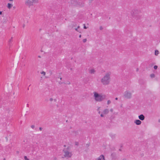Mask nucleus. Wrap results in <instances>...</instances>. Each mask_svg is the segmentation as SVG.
I'll return each instance as SVG.
<instances>
[{
  "label": "nucleus",
  "mask_w": 160,
  "mask_h": 160,
  "mask_svg": "<svg viewBox=\"0 0 160 160\" xmlns=\"http://www.w3.org/2000/svg\"><path fill=\"white\" fill-rule=\"evenodd\" d=\"M78 28H75V30L78 32Z\"/></svg>",
  "instance_id": "72a5a7b5"
},
{
  "label": "nucleus",
  "mask_w": 160,
  "mask_h": 160,
  "mask_svg": "<svg viewBox=\"0 0 160 160\" xmlns=\"http://www.w3.org/2000/svg\"><path fill=\"white\" fill-rule=\"evenodd\" d=\"M71 3L74 6H78L82 7L84 5V2H80L78 1L75 0H71Z\"/></svg>",
  "instance_id": "20e7f679"
},
{
  "label": "nucleus",
  "mask_w": 160,
  "mask_h": 160,
  "mask_svg": "<svg viewBox=\"0 0 160 160\" xmlns=\"http://www.w3.org/2000/svg\"><path fill=\"white\" fill-rule=\"evenodd\" d=\"M104 114H103L102 112V113L100 115V116L102 117H104Z\"/></svg>",
  "instance_id": "bb28decb"
},
{
  "label": "nucleus",
  "mask_w": 160,
  "mask_h": 160,
  "mask_svg": "<svg viewBox=\"0 0 160 160\" xmlns=\"http://www.w3.org/2000/svg\"><path fill=\"white\" fill-rule=\"evenodd\" d=\"M28 90H29V88H28Z\"/></svg>",
  "instance_id": "864d4df0"
},
{
  "label": "nucleus",
  "mask_w": 160,
  "mask_h": 160,
  "mask_svg": "<svg viewBox=\"0 0 160 160\" xmlns=\"http://www.w3.org/2000/svg\"><path fill=\"white\" fill-rule=\"evenodd\" d=\"M70 150L69 147H68L67 148H65L63 150L62 152L64 153V156L65 158H68L72 157V152H70Z\"/></svg>",
  "instance_id": "7ed1b4c3"
},
{
  "label": "nucleus",
  "mask_w": 160,
  "mask_h": 160,
  "mask_svg": "<svg viewBox=\"0 0 160 160\" xmlns=\"http://www.w3.org/2000/svg\"><path fill=\"white\" fill-rule=\"evenodd\" d=\"M24 159L25 160H29V159L27 158L26 156H24Z\"/></svg>",
  "instance_id": "aec40b11"
},
{
  "label": "nucleus",
  "mask_w": 160,
  "mask_h": 160,
  "mask_svg": "<svg viewBox=\"0 0 160 160\" xmlns=\"http://www.w3.org/2000/svg\"><path fill=\"white\" fill-rule=\"evenodd\" d=\"M80 28V26H78V27L77 28L78 29V28Z\"/></svg>",
  "instance_id": "37998d69"
},
{
  "label": "nucleus",
  "mask_w": 160,
  "mask_h": 160,
  "mask_svg": "<svg viewBox=\"0 0 160 160\" xmlns=\"http://www.w3.org/2000/svg\"><path fill=\"white\" fill-rule=\"evenodd\" d=\"M12 0H9V1H12Z\"/></svg>",
  "instance_id": "8fccbe9b"
},
{
  "label": "nucleus",
  "mask_w": 160,
  "mask_h": 160,
  "mask_svg": "<svg viewBox=\"0 0 160 160\" xmlns=\"http://www.w3.org/2000/svg\"><path fill=\"white\" fill-rule=\"evenodd\" d=\"M31 128L33 129H35V126L34 125H32L31 126Z\"/></svg>",
  "instance_id": "412c9836"
},
{
  "label": "nucleus",
  "mask_w": 160,
  "mask_h": 160,
  "mask_svg": "<svg viewBox=\"0 0 160 160\" xmlns=\"http://www.w3.org/2000/svg\"><path fill=\"white\" fill-rule=\"evenodd\" d=\"M140 12L139 10H134L132 11L131 14L132 17L136 18L137 19H138L140 18V16L138 14H139Z\"/></svg>",
  "instance_id": "39448f33"
},
{
  "label": "nucleus",
  "mask_w": 160,
  "mask_h": 160,
  "mask_svg": "<svg viewBox=\"0 0 160 160\" xmlns=\"http://www.w3.org/2000/svg\"><path fill=\"white\" fill-rule=\"evenodd\" d=\"M84 28L85 29H86L87 28V27L86 26H84Z\"/></svg>",
  "instance_id": "2f4dec72"
},
{
  "label": "nucleus",
  "mask_w": 160,
  "mask_h": 160,
  "mask_svg": "<svg viewBox=\"0 0 160 160\" xmlns=\"http://www.w3.org/2000/svg\"><path fill=\"white\" fill-rule=\"evenodd\" d=\"M138 68H137L136 69L137 72H138Z\"/></svg>",
  "instance_id": "c9c22d12"
},
{
  "label": "nucleus",
  "mask_w": 160,
  "mask_h": 160,
  "mask_svg": "<svg viewBox=\"0 0 160 160\" xmlns=\"http://www.w3.org/2000/svg\"><path fill=\"white\" fill-rule=\"evenodd\" d=\"M59 83L60 84H61L62 83V82H59Z\"/></svg>",
  "instance_id": "7c9ffc66"
},
{
  "label": "nucleus",
  "mask_w": 160,
  "mask_h": 160,
  "mask_svg": "<svg viewBox=\"0 0 160 160\" xmlns=\"http://www.w3.org/2000/svg\"><path fill=\"white\" fill-rule=\"evenodd\" d=\"M109 112V110L108 109H105L103 110L102 113L104 114H108Z\"/></svg>",
  "instance_id": "1a4fd4ad"
},
{
  "label": "nucleus",
  "mask_w": 160,
  "mask_h": 160,
  "mask_svg": "<svg viewBox=\"0 0 160 160\" xmlns=\"http://www.w3.org/2000/svg\"><path fill=\"white\" fill-rule=\"evenodd\" d=\"M75 145L78 146L79 145V142H75Z\"/></svg>",
  "instance_id": "b1692460"
},
{
  "label": "nucleus",
  "mask_w": 160,
  "mask_h": 160,
  "mask_svg": "<svg viewBox=\"0 0 160 160\" xmlns=\"http://www.w3.org/2000/svg\"><path fill=\"white\" fill-rule=\"evenodd\" d=\"M64 147H66V145H64Z\"/></svg>",
  "instance_id": "09e8293b"
},
{
  "label": "nucleus",
  "mask_w": 160,
  "mask_h": 160,
  "mask_svg": "<svg viewBox=\"0 0 160 160\" xmlns=\"http://www.w3.org/2000/svg\"><path fill=\"white\" fill-rule=\"evenodd\" d=\"M39 129V130H42V127H40Z\"/></svg>",
  "instance_id": "473e14b6"
},
{
  "label": "nucleus",
  "mask_w": 160,
  "mask_h": 160,
  "mask_svg": "<svg viewBox=\"0 0 160 160\" xmlns=\"http://www.w3.org/2000/svg\"><path fill=\"white\" fill-rule=\"evenodd\" d=\"M158 122H160V119H158Z\"/></svg>",
  "instance_id": "ea45409f"
},
{
  "label": "nucleus",
  "mask_w": 160,
  "mask_h": 160,
  "mask_svg": "<svg viewBox=\"0 0 160 160\" xmlns=\"http://www.w3.org/2000/svg\"><path fill=\"white\" fill-rule=\"evenodd\" d=\"M95 72V71L94 69L90 70L89 71V72L91 74H94Z\"/></svg>",
  "instance_id": "f8f14e48"
},
{
  "label": "nucleus",
  "mask_w": 160,
  "mask_h": 160,
  "mask_svg": "<svg viewBox=\"0 0 160 160\" xmlns=\"http://www.w3.org/2000/svg\"><path fill=\"white\" fill-rule=\"evenodd\" d=\"M54 101H56V99H54Z\"/></svg>",
  "instance_id": "a18cd8bd"
},
{
  "label": "nucleus",
  "mask_w": 160,
  "mask_h": 160,
  "mask_svg": "<svg viewBox=\"0 0 160 160\" xmlns=\"http://www.w3.org/2000/svg\"><path fill=\"white\" fill-rule=\"evenodd\" d=\"M81 37V35H80L79 36V38H80Z\"/></svg>",
  "instance_id": "4c0bfd02"
},
{
  "label": "nucleus",
  "mask_w": 160,
  "mask_h": 160,
  "mask_svg": "<svg viewBox=\"0 0 160 160\" xmlns=\"http://www.w3.org/2000/svg\"><path fill=\"white\" fill-rule=\"evenodd\" d=\"M96 160H105L103 155H101L99 157L96 159Z\"/></svg>",
  "instance_id": "6e6552de"
},
{
  "label": "nucleus",
  "mask_w": 160,
  "mask_h": 160,
  "mask_svg": "<svg viewBox=\"0 0 160 160\" xmlns=\"http://www.w3.org/2000/svg\"><path fill=\"white\" fill-rule=\"evenodd\" d=\"M110 135L112 139H114L115 138V134H113L112 133H111L110 134Z\"/></svg>",
  "instance_id": "ddd939ff"
},
{
  "label": "nucleus",
  "mask_w": 160,
  "mask_h": 160,
  "mask_svg": "<svg viewBox=\"0 0 160 160\" xmlns=\"http://www.w3.org/2000/svg\"><path fill=\"white\" fill-rule=\"evenodd\" d=\"M111 103V101L110 100H108L107 101V104L108 105L109 104Z\"/></svg>",
  "instance_id": "4be33fe9"
},
{
  "label": "nucleus",
  "mask_w": 160,
  "mask_h": 160,
  "mask_svg": "<svg viewBox=\"0 0 160 160\" xmlns=\"http://www.w3.org/2000/svg\"><path fill=\"white\" fill-rule=\"evenodd\" d=\"M111 72H107L105 73L103 77L101 79V82L103 85H108L110 83L111 81Z\"/></svg>",
  "instance_id": "f257e3e1"
},
{
  "label": "nucleus",
  "mask_w": 160,
  "mask_h": 160,
  "mask_svg": "<svg viewBox=\"0 0 160 160\" xmlns=\"http://www.w3.org/2000/svg\"><path fill=\"white\" fill-rule=\"evenodd\" d=\"M87 146H89L88 145H87Z\"/></svg>",
  "instance_id": "4d7b16f0"
},
{
  "label": "nucleus",
  "mask_w": 160,
  "mask_h": 160,
  "mask_svg": "<svg viewBox=\"0 0 160 160\" xmlns=\"http://www.w3.org/2000/svg\"><path fill=\"white\" fill-rule=\"evenodd\" d=\"M57 107H58V105H57Z\"/></svg>",
  "instance_id": "5fc2aeb1"
},
{
  "label": "nucleus",
  "mask_w": 160,
  "mask_h": 160,
  "mask_svg": "<svg viewBox=\"0 0 160 160\" xmlns=\"http://www.w3.org/2000/svg\"><path fill=\"white\" fill-rule=\"evenodd\" d=\"M123 96L127 99H130L132 98V93L130 91H126L124 92Z\"/></svg>",
  "instance_id": "423d86ee"
},
{
  "label": "nucleus",
  "mask_w": 160,
  "mask_h": 160,
  "mask_svg": "<svg viewBox=\"0 0 160 160\" xmlns=\"http://www.w3.org/2000/svg\"><path fill=\"white\" fill-rule=\"evenodd\" d=\"M17 153H19V152L18 151H17Z\"/></svg>",
  "instance_id": "49530a36"
},
{
  "label": "nucleus",
  "mask_w": 160,
  "mask_h": 160,
  "mask_svg": "<svg viewBox=\"0 0 160 160\" xmlns=\"http://www.w3.org/2000/svg\"><path fill=\"white\" fill-rule=\"evenodd\" d=\"M94 96L95 100L98 102H101L106 97L105 95L99 94L96 92H94Z\"/></svg>",
  "instance_id": "f03ea898"
},
{
  "label": "nucleus",
  "mask_w": 160,
  "mask_h": 160,
  "mask_svg": "<svg viewBox=\"0 0 160 160\" xmlns=\"http://www.w3.org/2000/svg\"><path fill=\"white\" fill-rule=\"evenodd\" d=\"M66 122H68V120H66Z\"/></svg>",
  "instance_id": "de8ad7c7"
},
{
  "label": "nucleus",
  "mask_w": 160,
  "mask_h": 160,
  "mask_svg": "<svg viewBox=\"0 0 160 160\" xmlns=\"http://www.w3.org/2000/svg\"><path fill=\"white\" fill-rule=\"evenodd\" d=\"M145 117L143 114H141L138 116V118L139 119L142 121L144 120L145 119Z\"/></svg>",
  "instance_id": "9d476101"
},
{
  "label": "nucleus",
  "mask_w": 160,
  "mask_h": 160,
  "mask_svg": "<svg viewBox=\"0 0 160 160\" xmlns=\"http://www.w3.org/2000/svg\"><path fill=\"white\" fill-rule=\"evenodd\" d=\"M158 68V66H156V65H155L154 66V68L155 69H157Z\"/></svg>",
  "instance_id": "a878e982"
},
{
  "label": "nucleus",
  "mask_w": 160,
  "mask_h": 160,
  "mask_svg": "<svg viewBox=\"0 0 160 160\" xmlns=\"http://www.w3.org/2000/svg\"><path fill=\"white\" fill-rule=\"evenodd\" d=\"M41 73L43 74L44 76H45L46 74V72L44 71H42L41 72Z\"/></svg>",
  "instance_id": "6ab92c4d"
},
{
  "label": "nucleus",
  "mask_w": 160,
  "mask_h": 160,
  "mask_svg": "<svg viewBox=\"0 0 160 160\" xmlns=\"http://www.w3.org/2000/svg\"><path fill=\"white\" fill-rule=\"evenodd\" d=\"M2 14V12L1 11L0 12V14L1 15Z\"/></svg>",
  "instance_id": "58836bf2"
},
{
  "label": "nucleus",
  "mask_w": 160,
  "mask_h": 160,
  "mask_svg": "<svg viewBox=\"0 0 160 160\" xmlns=\"http://www.w3.org/2000/svg\"><path fill=\"white\" fill-rule=\"evenodd\" d=\"M118 99V98H115V100H117Z\"/></svg>",
  "instance_id": "a19ab883"
},
{
  "label": "nucleus",
  "mask_w": 160,
  "mask_h": 160,
  "mask_svg": "<svg viewBox=\"0 0 160 160\" xmlns=\"http://www.w3.org/2000/svg\"><path fill=\"white\" fill-rule=\"evenodd\" d=\"M119 150L120 151H122V150H121V149H119Z\"/></svg>",
  "instance_id": "c03bdc74"
},
{
  "label": "nucleus",
  "mask_w": 160,
  "mask_h": 160,
  "mask_svg": "<svg viewBox=\"0 0 160 160\" xmlns=\"http://www.w3.org/2000/svg\"><path fill=\"white\" fill-rule=\"evenodd\" d=\"M38 58H41V57L40 56H38Z\"/></svg>",
  "instance_id": "79ce46f5"
},
{
  "label": "nucleus",
  "mask_w": 160,
  "mask_h": 160,
  "mask_svg": "<svg viewBox=\"0 0 160 160\" xmlns=\"http://www.w3.org/2000/svg\"><path fill=\"white\" fill-rule=\"evenodd\" d=\"M33 2L30 0L26 1L25 2V4L29 7L33 5Z\"/></svg>",
  "instance_id": "0eeeda50"
},
{
  "label": "nucleus",
  "mask_w": 160,
  "mask_h": 160,
  "mask_svg": "<svg viewBox=\"0 0 160 160\" xmlns=\"http://www.w3.org/2000/svg\"><path fill=\"white\" fill-rule=\"evenodd\" d=\"M93 0H89V1L90 2H92V1H93Z\"/></svg>",
  "instance_id": "f704fd0d"
},
{
  "label": "nucleus",
  "mask_w": 160,
  "mask_h": 160,
  "mask_svg": "<svg viewBox=\"0 0 160 160\" xmlns=\"http://www.w3.org/2000/svg\"><path fill=\"white\" fill-rule=\"evenodd\" d=\"M49 100H50V101L52 102V101H53V98H50V99H49Z\"/></svg>",
  "instance_id": "c85d7f7f"
},
{
  "label": "nucleus",
  "mask_w": 160,
  "mask_h": 160,
  "mask_svg": "<svg viewBox=\"0 0 160 160\" xmlns=\"http://www.w3.org/2000/svg\"><path fill=\"white\" fill-rule=\"evenodd\" d=\"M62 79V78H60V80H61V79Z\"/></svg>",
  "instance_id": "3c124183"
},
{
  "label": "nucleus",
  "mask_w": 160,
  "mask_h": 160,
  "mask_svg": "<svg viewBox=\"0 0 160 160\" xmlns=\"http://www.w3.org/2000/svg\"><path fill=\"white\" fill-rule=\"evenodd\" d=\"M12 38H13L12 37L11 38L10 40H9L8 41L9 44H10V43L12 42Z\"/></svg>",
  "instance_id": "f3484780"
},
{
  "label": "nucleus",
  "mask_w": 160,
  "mask_h": 160,
  "mask_svg": "<svg viewBox=\"0 0 160 160\" xmlns=\"http://www.w3.org/2000/svg\"><path fill=\"white\" fill-rule=\"evenodd\" d=\"M99 28H100V30H102L103 29V28L102 27V26H101Z\"/></svg>",
  "instance_id": "cd10ccee"
},
{
  "label": "nucleus",
  "mask_w": 160,
  "mask_h": 160,
  "mask_svg": "<svg viewBox=\"0 0 160 160\" xmlns=\"http://www.w3.org/2000/svg\"><path fill=\"white\" fill-rule=\"evenodd\" d=\"M101 107H98L97 109V111L98 112V113L99 114H100L101 113L100 110H101Z\"/></svg>",
  "instance_id": "2eb2a0df"
},
{
  "label": "nucleus",
  "mask_w": 160,
  "mask_h": 160,
  "mask_svg": "<svg viewBox=\"0 0 160 160\" xmlns=\"http://www.w3.org/2000/svg\"><path fill=\"white\" fill-rule=\"evenodd\" d=\"M110 111L111 112H112L113 111V109L112 108H111L110 109Z\"/></svg>",
  "instance_id": "c756f323"
},
{
  "label": "nucleus",
  "mask_w": 160,
  "mask_h": 160,
  "mask_svg": "<svg viewBox=\"0 0 160 160\" xmlns=\"http://www.w3.org/2000/svg\"><path fill=\"white\" fill-rule=\"evenodd\" d=\"M150 76L151 78H153L155 77V75L154 74L152 73L150 74Z\"/></svg>",
  "instance_id": "a211bd4d"
},
{
  "label": "nucleus",
  "mask_w": 160,
  "mask_h": 160,
  "mask_svg": "<svg viewBox=\"0 0 160 160\" xmlns=\"http://www.w3.org/2000/svg\"><path fill=\"white\" fill-rule=\"evenodd\" d=\"M87 146H89L88 145H87Z\"/></svg>",
  "instance_id": "6e6d98bb"
},
{
  "label": "nucleus",
  "mask_w": 160,
  "mask_h": 160,
  "mask_svg": "<svg viewBox=\"0 0 160 160\" xmlns=\"http://www.w3.org/2000/svg\"><path fill=\"white\" fill-rule=\"evenodd\" d=\"M12 6V4L9 3H8L7 7L8 8H9V9L11 8Z\"/></svg>",
  "instance_id": "4468645a"
},
{
  "label": "nucleus",
  "mask_w": 160,
  "mask_h": 160,
  "mask_svg": "<svg viewBox=\"0 0 160 160\" xmlns=\"http://www.w3.org/2000/svg\"><path fill=\"white\" fill-rule=\"evenodd\" d=\"M27 106L28 107H29V105L28 104H27Z\"/></svg>",
  "instance_id": "e433bc0d"
},
{
  "label": "nucleus",
  "mask_w": 160,
  "mask_h": 160,
  "mask_svg": "<svg viewBox=\"0 0 160 160\" xmlns=\"http://www.w3.org/2000/svg\"><path fill=\"white\" fill-rule=\"evenodd\" d=\"M4 160H5V158H4Z\"/></svg>",
  "instance_id": "603ef678"
},
{
  "label": "nucleus",
  "mask_w": 160,
  "mask_h": 160,
  "mask_svg": "<svg viewBox=\"0 0 160 160\" xmlns=\"http://www.w3.org/2000/svg\"><path fill=\"white\" fill-rule=\"evenodd\" d=\"M87 41V39L85 38L83 40V42L84 43L85 42Z\"/></svg>",
  "instance_id": "393cba45"
},
{
  "label": "nucleus",
  "mask_w": 160,
  "mask_h": 160,
  "mask_svg": "<svg viewBox=\"0 0 160 160\" xmlns=\"http://www.w3.org/2000/svg\"><path fill=\"white\" fill-rule=\"evenodd\" d=\"M159 53V52L157 50H155V55H158V54Z\"/></svg>",
  "instance_id": "dca6fc26"
},
{
  "label": "nucleus",
  "mask_w": 160,
  "mask_h": 160,
  "mask_svg": "<svg viewBox=\"0 0 160 160\" xmlns=\"http://www.w3.org/2000/svg\"><path fill=\"white\" fill-rule=\"evenodd\" d=\"M134 123L137 125H140L141 123V122L139 120H136L134 121Z\"/></svg>",
  "instance_id": "9b49d317"
},
{
  "label": "nucleus",
  "mask_w": 160,
  "mask_h": 160,
  "mask_svg": "<svg viewBox=\"0 0 160 160\" xmlns=\"http://www.w3.org/2000/svg\"><path fill=\"white\" fill-rule=\"evenodd\" d=\"M32 1L34 2H38V0H32Z\"/></svg>",
  "instance_id": "5701e85b"
}]
</instances>
